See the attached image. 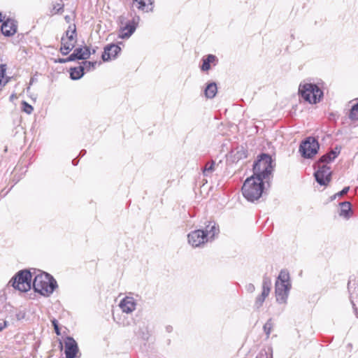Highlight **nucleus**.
Listing matches in <instances>:
<instances>
[{
  "label": "nucleus",
  "instance_id": "obj_20",
  "mask_svg": "<svg viewBox=\"0 0 358 358\" xmlns=\"http://www.w3.org/2000/svg\"><path fill=\"white\" fill-rule=\"evenodd\" d=\"M75 55L78 57V59H87L90 57L91 50L89 47L77 48L74 50Z\"/></svg>",
  "mask_w": 358,
  "mask_h": 358
},
{
  "label": "nucleus",
  "instance_id": "obj_15",
  "mask_svg": "<svg viewBox=\"0 0 358 358\" xmlns=\"http://www.w3.org/2000/svg\"><path fill=\"white\" fill-rule=\"evenodd\" d=\"M199 229H202L208 241H213L220 231L217 224L214 221L210 220L206 222L204 226H202Z\"/></svg>",
  "mask_w": 358,
  "mask_h": 358
},
{
  "label": "nucleus",
  "instance_id": "obj_27",
  "mask_svg": "<svg viewBox=\"0 0 358 358\" xmlns=\"http://www.w3.org/2000/svg\"><path fill=\"white\" fill-rule=\"evenodd\" d=\"M96 65V62L85 61L83 62V65L81 66L84 71H90L91 70L94 69Z\"/></svg>",
  "mask_w": 358,
  "mask_h": 358
},
{
  "label": "nucleus",
  "instance_id": "obj_9",
  "mask_svg": "<svg viewBox=\"0 0 358 358\" xmlns=\"http://www.w3.org/2000/svg\"><path fill=\"white\" fill-rule=\"evenodd\" d=\"M317 170L315 172L314 176L315 180L320 185L326 186L331 180V171L330 167L327 164L320 163L317 164Z\"/></svg>",
  "mask_w": 358,
  "mask_h": 358
},
{
  "label": "nucleus",
  "instance_id": "obj_34",
  "mask_svg": "<svg viewBox=\"0 0 358 358\" xmlns=\"http://www.w3.org/2000/svg\"><path fill=\"white\" fill-rule=\"evenodd\" d=\"M349 189H350L349 187H344L341 192H339L338 193H337L334 195V198H336L337 196H342L348 193V192L349 191Z\"/></svg>",
  "mask_w": 358,
  "mask_h": 358
},
{
  "label": "nucleus",
  "instance_id": "obj_13",
  "mask_svg": "<svg viewBox=\"0 0 358 358\" xmlns=\"http://www.w3.org/2000/svg\"><path fill=\"white\" fill-rule=\"evenodd\" d=\"M140 21L139 16H134L131 20L127 22L126 24L120 29L119 38L122 39L129 38L136 31Z\"/></svg>",
  "mask_w": 358,
  "mask_h": 358
},
{
  "label": "nucleus",
  "instance_id": "obj_38",
  "mask_svg": "<svg viewBox=\"0 0 358 358\" xmlns=\"http://www.w3.org/2000/svg\"><path fill=\"white\" fill-rule=\"evenodd\" d=\"M57 62L60 63V64H64V63L67 62V59H66V58H59V59H58Z\"/></svg>",
  "mask_w": 358,
  "mask_h": 358
},
{
  "label": "nucleus",
  "instance_id": "obj_21",
  "mask_svg": "<svg viewBox=\"0 0 358 358\" xmlns=\"http://www.w3.org/2000/svg\"><path fill=\"white\" fill-rule=\"evenodd\" d=\"M217 61V57L213 55H208L206 57L203 58L201 69L203 71H207L210 69V64H215Z\"/></svg>",
  "mask_w": 358,
  "mask_h": 358
},
{
  "label": "nucleus",
  "instance_id": "obj_22",
  "mask_svg": "<svg viewBox=\"0 0 358 358\" xmlns=\"http://www.w3.org/2000/svg\"><path fill=\"white\" fill-rule=\"evenodd\" d=\"M134 2L138 3V6L137 8L140 10H142L145 12L152 11L153 9L152 0H133Z\"/></svg>",
  "mask_w": 358,
  "mask_h": 358
},
{
  "label": "nucleus",
  "instance_id": "obj_36",
  "mask_svg": "<svg viewBox=\"0 0 358 358\" xmlns=\"http://www.w3.org/2000/svg\"><path fill=\"white\" fill-rule=\"evenodd\" d=\"M77 58H78V57L75 55L74 52H73L68 57H66L67 62L75 61V60L78 59Z\"/></svg>",
  "mask_w": 358,
  "mask_h": 358
},
{
  "label": "nucleus",
  "instance_id": "obj_24",
  "mask_svg": "<svg viewBox=\"0 0 358 358\" xmlns=\"http://www.w3.org/2000/svg\"><path fill=\"white\" fill-rule=\"evenodd\" d=\"M84 75V71L81 66L71 68L70 69V78L72 80H78Z\"/></svg>",
  "mask_w": 358,
  "mask_h": 358
},
{
  "label": "nucleus",
  "instance_id": "obj_10",
  "mask_svg": "<svg viewBox=\"0 0 358 358\" xmlns=\"http://www.w3.org/2000/svg\"><path fill=\"white\" fill-rule=\"evenodd\" d=\"M0 22H2L1 31L5 36H12L17 32V22L11 18L6 19L0 13Z\"/></svg>",
  "mask_w": 358,
  "mask_h": 358
},
{
  "label": "nucleus",
  "instance_id": "obj_7",
  "mask_svg": "<svg viewBox=\"0 0 358 358\" xmlns=\"http://www.w3.org/2000/svg\"><path fill=\"white\" fill-rule=\"evenodd\" d=\"M31 273L27 270L20 271L12 278L10 282L14 288L27 292L31 289Z\"/></svg>",
  "mask_w": 358,
  "mask_h": 358
},
{
  "label": "nucleus",
  "instance_id": "obj_33",
  "mask_svg": "<svg viewBox=\"0 0 358 358\" xmlns=\"http://www.w3.org/2000/svg\"><path fill=\"white\" fill-rule=\"evenodd\" d=\"M52 324L54 327V329H55V331L57 335H60V330H59V325H58V322L57 321L54 319L52 320Z\"/></svg>",
  "mask_w": 358,
  "mask_h": 358
},
{
  "label": "nucleus",
  "instance_id": "obj_37",
  "mask_svg": "<svg viewBox=\"0 0 358 358\" xmlns=\"http://www.w3.org/2000/svg\"><path fill=\"white\" fill-rule=\"evenodd\" d=\"M4 78L0 77V91L2 90L3 87L8 82V79H6L3 80Z\"/></svg>",
  "mask_w": 358,
  "mask_h": 358
},
{
  "label": "nucleus",
  "instance_id": "obj_17",
  "mask_svg": "<svg viewBox=\"0 0 358 358\" xmlns=\"http://www.w3.org/2000/svg\"><path fill=\"white\" fill-rule=\"evenodd\" d=\"M64 343L66 358H75L78 352L76 341L72 337H67Z\"/></svg>",
  "mask_w": 358,
  "mask_h": 358
},
{
  "label": "nucleus",
  "instance_id": "obj_32",
  "mask_svg": "<svg viewBox=\"0 0 358 358\" xmlns=\"http://www.w3.org/2000/svg\"><path fill=\"white\" fill-rule=\"evenodd\" d=\"M6 69H7L6 64H0V77L1 78H5Z\"/></svg>",
  "mask_w": 358,
  "mask_h": 358
},
{
  "label": "nucleus",
  "instance_id": "obj_25",
  "mask_svg": "<svg viewBox=\"0 0 358 358\" xmlns=\"http://www.w3.org/2000/svg\"><path fill=\"white\" fill-rule=\"evenodd\" d=\"M341 205V212L340 215L343 217H348L349 212L351 209V204L348 201H344L340 203Z\"/></svg>",
  "mask_w": 358,
  "mask_h": 358
},
{
  "label": "nucleus",
  "instance_id": "obj_16",
  "mask_svg": "<svg viewBox=\"0 0 358 358\" xmlns=\"http://www.w3.org/2000/svg\"><path fill=\"white\" fill-rule=\"evenodd\" d=\"M136 300L134 297L125 296L120 301L119 307L123 313L129 314L136 310Z\"/></svg>",
  "mask_w": 358,
  "mask_h": 358
},
{
  "label": "nucleus",
  "instance_id": "obj_4",
  "mask_svg": "<svg viewBox=\"0 0 358 358\" xmlns=\"http://www.w3.org/2000/svg\"><path fill=\"white\" fill-rule=\"evenodd\" d=\"M290 289L289 274L287 271L282 270L275 284L276 301L280 303H286Z\"/></svg>",
  "mask_w": 358,
  "mask_h": 358
},
{
  "label": "nucleus",
  "instance_id": "obj_2",
  "mask_svg": "<svg viewBox=\"0 0 358 358\" xmlns=\"http://www.w3.org/2000/svg\"><path fill=\"white\" fill-rule=\"evenodd\" d=\"M57 287V281L47 273H40L34 277L33 281L34 289L41 295L50 296Z\"/></svg>",
  "mask_w": 358,
  "mask_h": 358
},
{
  "label": "nucleus",
  "instance_id": "obj_14",
  "mask_svg": "<svg viewBox=\"0 0 358 358\" xmlns=\"http://www.w3.org/2000/svg\"><path fill=\"white\" fill-rule=\"evenodd\" d=\"M202 229H196L187 235L188 243L192 247H200L208 242Z\"/></svg>",
  "mask_w": 358,
  "mask_h": 358
},
{
  "label": "nucleus",
  "instance_id": "obj_40",
  "mask_svg": "<svg viewBox=\"0 0 358 358\" xmlns=\"http://www.w3.org/2000/svg\"><path fill=\"white\" fill-rule=\"evenodd\" d=\"M6 327V322L3 323H0V331H2Z\"/></svg>",
  "mask_w": 358,
  "mask_h": 358
},
{
  "label": "nucleus",
  "instance_id": "obj_3",
  "mask_svg": "<svg viewBox=\"0 0 358 358\" xmlns=\"http://www.w3.org/2000/svg\"><path fill=\"white\" fill-rule=\"evenodd\" d=\"M273 170V160L267 154H262L253 165V175L256 178H260L262 180H266Z\"/></svg>",
  "mask_w": 358,
  "mask_h": 358
},
{
  "label": "nucleus",
  "instance_id": "obj_19",
  "mask_svg": "<svg viewBox=\"0 0 358 358\" xmlns=\"http://www.w3.org/2000/svg\"><path fill=\"white\" fill-rule=\"evenodd\" d=\"M341 148L336 147L334 150L322 156L318 161V163L325 164L333 161L340 153Z\"/></svg>",
  "mask_w": 358,
  "mask_h": 358
},
{
  "label": "nucleus",
  "instance_id": "obj_6",
  "mask_svg": "<svg viewBox=\"0 0 358 358\" xmlns=\"http://www.w3.org/2000/svg\"><path fill=\"white\" fill-rule=\"evenodd\" d=\"M76 42L77 34L76 25L71 24L65 31V35H64L61 38V53L63 55H68L74 48Z\"/></svg>",
  "mask_w": 358,
  "mask_h": 358
},
{
  "label": "nucleus",
  "instance_id": "obj_28",
  "mask_svg": "<svg viewBox=\"0 0 358 358\" xmlns=\"http://www.w3.org/2000/svg\"><path fill=\"white\" fill-rule=\"evenodd\" d=\"M349 117L352 120H358V103L352 106Z\"/></svg>",
  "mask_w": 358,
  "mask_h": 358
},
{
  "label": "nucleus",
  "instance_id": "obj_30",
  "mask_svg": "<svg viewBox=\"0 0 358 358\" xmlns=\"http://www.w3.org/2000/svg\"><path fill=\"white\" fill-rule=\"evenodd\" d=\"M22 110L24 113H26L27 114H31L33 110H34V108L30 105L27 102H26L25 101H23L22 102Z\"/></svg>",
  "mask_w": 358,
  "mask_h": 358
},
{
  "label": "nucleus",
  "instance_id": "obj_12",
  "mask_svg": "<svg viewBox=\"0 0 358 358\" xmlns=\"http://www.w3.org/2000/svg\"><path fill=\"white\" fill-rule=\"evenodd\" d=\"M348 289L350 293V301L358 317V278H350Z\"/></svg>",
  "mask_w": 358,
  "mask_h": 358
},
{
  "label": "nucleus",
  "instance_id": "obj_29",
  "mask_svg": "<svg viewBox=\"0 0 358 358\" xmlns=\"http://www.w3.org/2000/svg\"><path fill=\"white\" fill-rule=\"evenodd\" d=\"M247 157L246 151L244 150L243 147L241 148H237L236 152L234 154V158L235 159L239 160L243 158Z\"/></svg>",
  "mask_w": 358,
  "mask_h": 358
},
{
  "label": "nucleus",
  "instance_id": "obj_39",
  "mask_svg": "<svg viewBox=\"0 0 358 358\" xmlns=\"http://www.w3.org/2000/svg\"><path fill=\"white\" fill-rule=\"evenodd\" d=\"M137 334H139L142 337L143 339H144V340L148 339V332H145V333L143 332L142 335H141L140 333H137Z\"/></svg>",
  "mask_w": 358,
  "mask_h": 358
},
{
  "label": "nucleus",
  "instance_id": "obj_26",
  "mask_svg": "<svg viewBox=\"0 0 358 358\" xmlns=\"http://www.w3.org/2000/svg\"><path fill=\"white\" fill-rule=\"evenodd\" d=\"M214 170H215V162L211 161V162L206 163V164L203 170V173L205 176H208L213 171H214Z\"/></svg>",
  "mask_w": 358,
  "mask_h": 358
},
{
  "label": "nucleus",
  "instance_id": "obj_11",
  "mask_svg": "<svg viewBox=\"0 0 358 358\" xmlns=\"http://www.w3.org/2000/svg\"><path fill=\"white\" fill-rule=\"evenodd\" d=\"M271 288V280L269 277L264 275L262 280V291L261 294L258 295L255 299L254 307L256 309L260 308L266 298L269 295Z\"/></svg>",
  "mask_w": 358,
  "mask_h": 358
},
{
  "label": "nucleus",
  "instance_id": "obj_43",
  "mask_svg": "<svg viewBox=\"0 0 358 358\" xmlns=\"http://www.w3.org/2000/svg\"><path fill=\"white\" fill-rule=\"evenodd\" d=\"M270 358H273V357H272V355H271V357H270Z\"/></svg>",
  "mask_w": 358,
  "mask_h": 358
},
{
  "label": "nucleus",
  "instance_id": "obj_8",
  "mask_svg": "<svg viewBox=\"0 0 358 358\" xmlns=\"http://www.w3.org/2000/svg\"><path fill=\"white\" fill-rule=\"evenodd\" d=\"M320 148L317 141L312 136L306 138L299 146V152L304 158H311L315 155Z\"/></svg>",
  "mask_w": 358,
  "mask_h": 358
},
{
  "label": "nucleus",
  "instance_id": "obj_31",
  "mask_svg": "<svg viewBox=\"0 0 358 358\" xmlns=\"http://www.w3.org/2000/svg\"><path fill=\"white\" fill-rule=\"evenodd\" d=\"M272 328V324L270 321H268L264 325V330L266 333V336H268L271 334Z\"/></svg>",
  "mask_w": 358,
  "mask_h": 358
},
{
  "label": "nucleus",
  "instance_id": "obj_5",
  "mask_svg": "<svg viewBox=\"0 0 358 358\" xmlns=\"http://www.w3.org/2000/svg\"><path fill=\"white\" fill-rule=\"evenodd\" d=\"M299 91L301 97L310 103L319 102L323 96V92L320 88L313 83L301 84Z\"/></svg>",
  "mask_w": 358,
  "mask_h": 358
},
{
  "label": "nucleus",
  "instance_id": "obj_42",
  "mask_svg": "<svg viewBox=\"0 0 358 358\" xmlns=\"http://www.w3.org/2000/svg\"><path fill=\"white\" fill-rule=\"evenodd\" d=\"M96 52V50L94 49L92 50V51L91 52V54H94Z\"/></svg>",
  "mask_w": 358,
  "mask_h": 358
},
{
  "label": "nucleus",
  "instance_id": "obj_35",
  "mask_svg": "<svg viewBox=\"0 0 358 358\" xmlns=\"http://www.w3.org/2000/svg\"><path fill=\"white\" fill-rule=\"evenodd\" d=\"M245 289L248 292L252 293L255 290V287L253 284L249 283L246 285Z\"/></svg>",
  "mask_w": 358,
  "mask_h": 358
},
{
  "label": "nucleus",
  "instance_id": "obj_1",
  "mask_svg": "<svg viewBox=\"0 0 358 358\" xmlns=\"http://www.w3.org/2000/svg\"><path fill=\"white\" fill-rule=\"evenodd\" d=\"M263 190L264 180L255 176L248 178L242 187L243 196L251 202L258 200L262 195Z\"/></svg>",
  "mask_w": 358,
  "mask_h": 358
},
{
  "label": "nucleus",
  "instance_id": "obj_18",
  "mask_svg": "<svg viewBox=\"0 0 358 358\" xmlns=\"http://www.w3.org/2000/svg\"><path fill=\"white\" fill-rule=\"evenodd\" d=\"M121 51V48L115 44H110L104 48V51L102 54V59L104 62L113 59L116 57L118 53Z\"/></svg>",
  "mask_w": 358,
  "mask_h": 358
},
{
  "label": "nucleus",
  "instance_id": "obj_41",
  "mask_svg": "<svg viewBox=\"0 0 358 358\" xmlns=\"http://www.w3.org/2000/svg\"><path fill=\"white\" fill-rule=\"evenodd\" d=\"M14 98H15V95H14V94H12V95L10 96V100H13Z\"/></svg>",
  "mask_w": 358,
  "mask_h": 358
},
{
  "label": "nucleus",
  "instance_id": "obj_23",
  "mask_svg": "<svg viewBox=\"0 0 358 358\" xmlns=\"http://www.w3.org/2000/svg\"><path fill=\"white\" fill-rule=\"evenodd\" d=\"M217 92V87L215 83H209L204 90L205 96L208 99L213 98Z\"/></svg>",
  "mask_w": 358,
  "mask_h": 358
}]
</instances>
